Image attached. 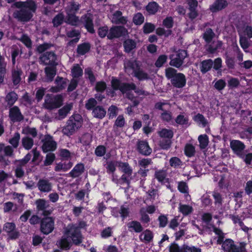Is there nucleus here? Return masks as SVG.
<instances>
[{
  "instance_id": "f257e3e1",
  "label": "nucleus",
  "mask_w": 252,
  "mask_h": 252,
  "mask_svg": "<svg viewBox=\"0 0 252 252\" xmlns=\"http://www.w3.org/2000/svg\"><path fill=\"white\" fill-rule=\"evenodd\" d=\"M13 6L18 8L13 13V18L18 21L23 23L30 21L37 8L36 4L33 0L15 2L12 6Z\"/></svg>"
},
{
  "instance_id": "f03ea898",
  "label": "nucleus",
  "mask_w": 252,
  "mask_h": 252,
  "mask_svg": "<svg viewBox=\"0 0 252 252\" xmlns=\"http://www.w3.org/2000/svg\"><path fill=\"white\" fill-rule=\"evenodd\" d=\"M53 44L49 43H44L40 44L36 48V51L39 53H42L39 57V62L40 64L46 66L58 65L57 56L55 52L45 51L50 49Z\"/></svg>"
},
{
  "instance_id": "7ed1b4c3",
  "label": "nucleus",
  "mask_w": 252,
  "mask_h": 252,
  "mask_svg": "<svg viewBox=\"0 0 252 252\" xmlns=\"http://www.w3.org/2000/svg\"><path fill=\"white\" fill-rule=\"evenodd\" d=\"M165 76L170 80L172 85L177 88H182L186 84L185 75L182 73H178L177 70L172 67L165 69Z\"/></svg>"
},
{
  "instance_id": "20e7f679",
  "label": "nucleus",
  "mask_w": 252,
  "mask_h": 252,
  "mask_svg": "<svg viewBox=\"0 0 252 252\" xmlns=\"http://www.w3.org/2000/svg\"><path fill=\"white\" fill-rule=\"evenodd\" d=\"M82 119L79 114H75L69 118L66 126L62 129L63 133L66 135H72L82 126Z\"/></svg>"
},
{
  "instance_id": "39448f33",
  "label": "nucleus",
  "mask_w": 252,
  "mask_h": 252,
  "mask_svg": "<svg viewBox=\"0 0 252 252\" xmlns=\"http://www.w3.org/2000/svg\"><path fill=\"white\" fill-rule=\"evenodd\" d=\"M85 226V223L80 222L79 226L68 225L65 228V234L70 237L74 244L78 245L82 242V235L80 228Z\"/></svg>"
},
{
  "instance_id": "423d86ee",
  "label": "nucleus",
  "mask_w": 252,
  "mask_h": 252,
  "mask_svg": "<svg viewBox=\"0 0 252 252\" xmlns=\"http://www.w3.org/2000/svg\"><path fill=\"white\" fill-rule=\"evenodd\" d=\"M112 88L114 90H120L123 94L135 89V84L122 82L120 80L112 77L111 81Z\"/></svg>"
},
{
  "instance_id": "0eeeda50",
  "label": "nucleus",
  "mask_w": 252,
  "mask_h": 252,
  "mask_svg": "<svg viewBox=\"0 0 252 252\" xmlns=\"http://www.w3.org/2000/svg\"><path fill=\"white\" fill-rule=\"evenodd\" d=\"M63 98L61 94L53 96H46L44 103V107L48 110H53L59 108L63 105Z\"/></svg>"
},
{
  "instance_id": "6e6552de",
  "label": "nucleus",
  "mask_w": 252,
  "mask_h": 252,
  "mask_svg": "<svg viewBox=\"0 0 252 252\" xmlns=\"http://www.w3.org/2000/svg\"><path fill=\"white\" fill-rule=\"evenodd\" d=\"M240 36V43L242 48L246 49L249 47L251 44L249 38L252 37V27L247 26L242 31H239Z\"/></svg>"
},
{
  "instance_id": "1a4fd4ad",
  "label": "nucleus",
  "mask_w": 252,
  "mask_h": 252,
  "mask_svg": "<svg viewBox=\"0 0 252 252\" xmlns=\"http://www.w3.org/2000/svg\"><path fill=\"white\" fill-rule=\"evenodd\" d=\"M188 56L187 51L185 50H179L175 55H171L169 58L171 60L170 65L176 68H179L184 63V59Z\"/></svg>"
},
{
  "instance_id": "9d476101",
  "label": "nucleus",
  "mask_w": 252,
  "mask_h": 252,
  "mask_svg": "<svg viewBox=\"0 0 252 252\" xmlns=\"http://www.w3.org/2000/svg\"><path fill=\"white\" fill-rule=\"evenodd\" d=\"M54 219L52 217H46L41 220L40 230L43 234L51 233L54 230Z\"/></svg>"
},
{
  "instance_id": "9b49d317",
  "label": "nucleus",
  "mask_w": 252,
  "mask_h": 252,
  "mask_svg": "<svg viewBox=\"0 0 252 252\" xmlns=\"http://www.w3.org/2000/svg\"><path fill=\"white\" fill-rule=\"evenodd\" d=\"M127 30L123 26H114L111 28L107 35L109 39L119 38L127 34Z\"/></svg>"
},
{
  "instance_id": "f8f14e48",
  "label": "nucleus",
  "mask_w": 252,
  "mask_h": 252,
  "mask_svg": "<svg viewBox=\"0 0 252 252\" xmlns=\"http://www.w3.org/2000/svg\"><path fill=\"white\" fill-rule=\"evenodd\" d=\"M42 142L43 143L42 149L44 153L53 151L56 149L57 143L53 140V137L49 135H45L44 138L42 140Z\"/></svg>"
},
{
  "instance_id": "ddd939ff",
  "label": "nucleus",
  "mask_w": 252,
  "mask_h": 252,
  "mask_svg": "<svg viewBox=\"0 0 252 252\" xmlns=\"http://www.w3.org/2000/svg\"><path fill=\"white\" fill-rule=\"evenodd\" d=\"M35 204L37 211H41L42 215L47 216L51 214L52 210L48 209L50 207L48 201L43 199H39L35 201Z\"/></svg>"
},
{
  "instance_id": "4468645a",
  "label": "nucleus",
  "mask_w": 252,
  "mask_h": 252,
  "mask_svg": "<svg viewBox=\"0 0 252 252\" xmlns=\"http://www.w3.org/2000/svg\"><path fill=\"white\" fill-rule=\"evenodd\" d=\"M230 147L237 156L241 158H244V150L245 148V146L244 143L239 140H232L230 142Z\"/></svg>"
},
{
  "instance_id": "2eb2a0df",
  "label": "nucleus",
  "mask_w": 252,
  "mask_h": 252,
  "mask_svg": "<svg viewBox=\"0 0 252 252\" xmlns=\"http://www.w3.org/2000/svg\"><path fill=\"white\" fill-rule=\"evenodd\" d=\"M82 22L87 31L91 33H94L95 30L94 28L93 15L91 13H87L81 17Z\"/></svg>"
},
{
  "instance_id": "dca6fc26",
  "label": "nucleus",
  "mask_w": 252,
  "mask_h": 252,
  "mask_svg": "<svg viewBox=\"0 0 252 252\" xmlns=\"http://www.w3.org/2000/svg\"><path fill=\"white\" fill-rule=\"evenodd\" d=\"M9 117L13 123L21 122L24 118L18 107L16 106L9 109Z\"/></svg>"
},
{
  "instance_id": "f3484780",
  "label": "nucleus",
  "mask_w": 252,
  "mask_h": 252,
  "mask_svg": "<svg viewBox=\"0 0 252 252\" xmlns=\"http://www.w3.org/2000/svg\"><path fill=\"white\" fill-rule=\"evenodd\" d=\"M56 86L52 87L50 89V91L52 93H57L60 92L65 88L66 82L65 79L62 77L57 76L55 80Z\"/></svg>"
},
{
  "instance_id": "a211bd4d",
  "label": "nucleus",
  "mask_w": 252,
  "mask_h": 252,
  "mask_svg": "<svg viewBox=\"0 0 252 252\" xmlns=\"http://www.w3.org/2000/svg\"><path fill=\"white\" fill-rule=\"evenodd\" d=\"M57 66H48L44 68L46 82H50L53 80L57 73Z\"/></svg>"
},
{
  "instance_id": "6ab92c4d",
  "label": "nucleus",
  "mask_w": 252,
  "mask_h": 252,
  "mask_svg": "<svg viewBox=\"0 0 252 252\" xmlns=\"http://www.w3.org/2000/svg\"><path fill=\"white\" fill-rule=\"evenodd\" d=\"M111 21L115 24H126L127 19L126 17L122 16V12L120 11H115L112 15Z\"/></svg>"
},
{
  "instance_id": "aec40b11",
  "label": "nucleus",
  "mask_w": 252,
  "mask_h": 252,
  "mask_svg": "<svg viewBox=\"0 0 252 252\" xmlns=\"http://www.w3.org/2000/svg\"><path fill=\"white\" fill-rule=\"evenodd\" d=\"M222 249L226 252H238L239 249L231 239H226L222 244Z\"/></svg>"
},
{
  "instance_id": "412c9836",
  "label": "nucleus",
  "mask_w": 252,
  "mask_h": 252,
  "mask_svg": "<svg viewBox=\"0 0 252 252\" xmlns=\"http://www.w3.org/2000/svg\"><path fill=\"white\" fill-rule=\"evenodd\" d=\"M137 149L140 154L145 156H148L152 153V149L150 148L148 143L144 141L138 143Z\"/></svg>"
},
{
  "instance_id": "4be33fe9",
  "label": "nucleus",
  "mask_w": 252,
  "mask_h": 252,
  "mask_svg": "<svg viewBox=\"0 0 252 252\" xmlns=\"http://www.w3.org/2000/svg\"><path fill=\"white\" fill-rule=\"evenodd\" d=\"M37 187L41 192H49L52 190V183L48 180L40 179L37 183Z\"/></svg>"
},
{
  "instance_id": "5701e85b",
  "label": "nucleus",
  "mask_w": 252,
  "mask_h": 252,
  "mask_svg": "<svg viewBox=\"0 0 252 252\" xmlns=\"http://www.w3.org/2000/svg\"><path fill=\"white\" fill-rule=\"evenodd\" d=\"M124 67L126 70L132 69L134 73L140 67V63L135 60H127L125 62Z\"/></svg>"
},
{
  "instance_id": "b1692460",
  "label": "nucleus",
  "mask_w": 252,
  "mask_h": 252,
  "mask_svg": "<svg viewBox=\"0 0 252 252\" xmlns=\"http://www.w3.org/2000/svg\"><path fill=\"white\" fill-rule=\"evenodd\" d=\"M85 168L83 163H78L69 172V175L72 178H76L80 176L84 172Z\"/></svg>"
},
{
  "instance_id": "393cba45",
  "label": "nucleus",
  "mask_w": 252,
  "mask_h": 252,
  "mask_svg": "<svg viewBox=\"0 0 252 252\" xmlns=\"http://www.w3.org/2000/svg\"><path fill=\"white\" fill-rule=\"evenodd\" d=\"M227 5V2L226 0H216L210 9L212 12H216L224 8Z\"/></svg>"
},
{
  "instance_id": "a878e982",
  "label": "nucleus",
  "mask_w": 252,
  "mask_h": 252,
  "mask_svg": "<svg viewBox=\"0 0 252 252\" xmlns=\"http://www.w3.org/2000/svg\"><path fill=\"white\" fill-rule=\"evenodd\" d=\"M125 51L129 53L132 52L136 47V42L131 39H126L123 43Z\"/></svg>"
},
{
  "instance_id": "bb28decb",
  "label": "nucleus",
  "mask_w": 252,
  "mask_h": 252,
  "mask_svg": "<svg viewBox=\"0 0 252 252\" xmlns=\"http://www.w3.org/2000/svg\"><path fill=\"white\" fill-rule=\"evenodd\" d=\"M222 45L221 41L219 40L213 41L208 45L207 51L211 54H214L217 50L220 49Z\"/></svg>"
},
{
  "instance_id": "cd10ccee",
  "label": "nucleus",
  "mask_w": 252,
  "mask_h": 252,
  "mask_svg": "<svg viewBox=\"0 0 252 252\" xmlns=\"http://www.w3.org/2000/svg\"><path fill=\"white\" fill-rule=\"evenodd\" d=\"M22 74V70L18 68L12 70V82L14 85H17L20 82L21 80V76Z\"/></svg>"
},
{
  "instance_id": "c85d7f7f",
  "label": "nucleus",
  "mask_w": 252,
  "mask_h": 252,
  "mask_svg": "<svg viewBox=\"0 0 252 252\" xmlns=\"http://www.w3.org/2000/svg\"><path fill=\"white\" fill-rule=\"evenodd\" d=\"M106 111L101 106H96L93 111V114L94 117L102 119L106 115Z\"/></svg>"
},
{
  "instance_id": "c756f323",
  "label": "nucleus",
  "mask_w": 252,
  "mask_h": 252,
  "mask_svg": "<svg viewBox=\"0 0 252 252\" xmlns=\"http://www.w3.org/2000/svg\"><path fill=\"white\" fill-rule=\"evenodd\" d=\"M80 5L74 1L69 2L66 8V13L76 14L80 9Z\"/></svg>"
},
{
  "instance_id": "7c9ffc66",
  "label": "nucleus",
  "mask_w": 252,
  "mask_h": 252,
  "mask_svg": "<svg viewBox=\"0 0 252 252\" xmlns=\"http://www.w3.org/2000/svg\"><path fill=\"white\" fill-rule=\"evenodd\" d=\"M67 15L65 22L72 26H77L79 21L78 17L75 15V14L66 13Z\"/></svg>"
},
{
  "instance_id": "2f4dec72",
  "label": "nucleus",
  "mask_w": 252,
  "mask_h": 252,
  "mask_svg": "<svg viewBox=\"0 0 252 252\" xmlns=\"http://www.w3.org/2000/svg\"><path fill=\"white\" fill-rule=\"evenodd\" d=\"M215 36V33L213 30L210 28H208L203 33V38L207 43L209 44Z\"/></svg>"
},
{
  "instance_id": "473e14b6",
  "label": "nucleus",
  "mask_w": 252,
  "mask_h": 252,
  "mask_svg": "<svg viewBox=\"0 0 252 252\" xmlns=\"http://www.w3.org/2000/svg\"><path fill=\"white\" fill-rule=\"evenodd\" d=\"M90 47V44L88 43L79 44L77 48V53L80 55H83L89 51Z\"/></svg>"
},
{
  "instance_id": "72a5a7b5",
  "label": "nucleus",
  "mask_w": 252,
  "mask_h": 252,
  "mask_svg": "<svg viewBox=\"0 0 252 252\" xmlns=\"http://www.w3.org/2000/svg\"><path fill=\"white\" fill-rule=\"evenodd\" d=\"M22 145L25 149L29 150L33 145V140L29 136H26L22 139Z\"/></svg>"
},
{
  "instance_id": "f704fd0d",
  "label": "nucleus",
  "mask_w": 252,
  "mask_h": 252,
  "mask_svg": "<svg viewBox=\"0 0 252 252\" xmlns=\"http://www.w3.org/2000/svg\"><path fill=\"white\" fill-rule=\"evenodd\" d=\"M213 64V62L211 59L203 61L201 63V71L203 73L207 72L212 68Z\"/></svg>"
},
{
  "instance_id": "c9c22d12",
  "label": "nucleus",
  "mask_w": 252,
  "mask_h": 252,
  "mask_svg": "<svg viewBox=\"0 0 252 252\" xmlns=\"http://www.w3.org/2000/svg\"><path fill=\"white\" fill-rule=\"evenodd\" d=\"M64 19V16L62 13H60L55 16L52 20V23L54 27H58L61 25Z\"/></svg>"
},
{
  "instance_id": "e433bc0d",
  "label": "nucleus",
  "mask_w": 252,
  "mask_h": 252,
  "mask_svg": "<svg viewBox=\"0 0 252 252\" xmlns=\"http://www.w3.org/2000/svg\"><path fill=\"white\" fill-rule=\"evenodd\" d=\"M159 135L164 139H171L173 136V132L170 129L163 128L158 132Z\"/></svg>"
},
{
  "instance_id": "4c0bfd02",
  "label": "nucleus",
  "mask_w": 252,
  "mask_h": 252,
  "mask_svg": "<svg viewBox=\"0 0 252 252\" xmlns=\"http://www.w3.org/2000/svg\"><path fill=\"white\" fill-rule=\"evenodd\" d=\"M146 9L149 14H155L158 10V5L156 2H151L146 6Z\"/></svg>"
},
{
  "instance_id": "58836bf2",
  "label": "nucleus",
  "mask_w": 252,
  "mask_h": 252,
  "mask_svg": "<svg viewBox=\"0 0 252 252\" xmlns=\"http://www.w3.org/2000/svg\"><path fill=\"white\" fill-rule=\"evenodd\" d=\"M185 247L186 244L180 247L175 243H172L169 248V252H187Z\"/></svg>"
},
{
  "instance_id": "ea45409f",
  "label": "nucleus",
  "mask_w": 252,
  "mask_h": 252,
  "mask_svg": "<svg viewBox=\"0 0 252 252\" xmlns=\"http://www.w3.org/2000/svg\"><path fill=\"white\" fill-rule=\"evenodd\" d=\"M17 94L14 92H11L5 97L6 101L10 106H12L17 99Z\"/></svg>"
},
{
  "instance_id": "a19ab883",
  "label": "nucleus",
  "mask_w": 252,
  "mask_h": 252,
  "mask_svg": "<svg viewBox=\"0 0 252 252\" xmlns=\"http://www.w3.org/2000/svg\"><path fill=\"white\" fill-rule=\"evenodd\" d=\"M134 76L139 80H148L150 78L148 74L141 69L140 67L134 73Z\"/></svg>"
},
{
  "instance_id": "79ce46f5",
  "label": "nucleus",
  "mask_w": 252,
  "mask_h": 252,
  "mask_svg": "<svg viewBox=\"0 0 252 252\" xmlns=\"http://www.w3.org/2000/svg\"><path fill=\"white\" fill-rule=\"evenodd\" d=\"M72 108V104H67L59 110V115L61 118H65Z\"/></svg>"
},
{
  "instance_id": "37998d69",
  "label": "nucleus",
  "mask_w": 252,
  "mask_h": 252,
  "mask_svg": "<svg viewBox=\"0 0 252 252\" xmlns=\"http://www.w3.org/2000/svg\"><path fill=\"white\" fill-rule=\"evenodd\" d=\"M153 238L152 232L149 230H146L141 234L140 238L141 240H144L146 242H150Z\"/></svg>"
},
{
  "instance_id": "c03bdc74",
  "label": "nucleus",
  "mask_w": 252,
  "mask_h": 252,
  "mask_svg": "<svg viewBox=\"0 0 252 252\" xmlns=\"http://www.w3.org/2000/svg\"><path fill=\"white\" fill-rule=\"evenodd\" d=\"M22 133L26 135H31L34 138L37 135V131L35 128L27 126L24 127L22 130Z\"/></svg>"
},
{
  "instance_id": "a18cd8bd",
  "label": "nucleus",
  "mask_w": 252,
  "mask_h": 252,
  "mask_svg": "<svg viewBox=\"0 0 252 252\" xmlns=\"http://www.w3.org/2000/svg\"><path fill=\"white\" fill-rule=\"evenodd\" d=\"M128 228H132L136 232H140L143 228L140 223L137 221H132L127 224Z\"/></svg>"
},
{
  "instance_id": "49530a36",
  "label": "nucleus",
  "mask_w": 252,
  "mask_h": 252,
  "mask_svg": "<svg viewBox=\"0 0 252 252\" xmlns=\"http://www.w3.org/2000/svg\"><path fill=\"white\" fill-rule=\"evenodd\" d=\"M71 73L73 78H78L83 75V70L79 64H77L72 68Z\"/></svg>"
},
{
  "instance_id": "de8ad7c7",
  "label": "nucleus",
  "mask_w": 252,
  "mask_h": 252,
  "mask_svg": "<svg viewBox=\"0 0 252 252\" xmlns=\"http://www.w3.org/2000/svg\"><path fill=\"white\" fill-rule=\"evenodd\" d=\"M85 75L86 78L89 79L91 84H93L95 81V77L93 72L92 69L88 67L85 69Z\"/></svg>"
},
{
  "instance_id": "09e8293b",
  "label": "nucleus",
  "mask_w": 252,
  "mask_h": 252,
  "mask_svg": "<svg viewBox=\"0 0 252 252\" xmlns=\"http://www.w3.org/2000/svg\"><path fill=\"white\" fill-rule=\"evenodd\" d=\"M97 104L96 100L94 98H91L87 101L85 104V108L88 110H93Z\"/></svg>"
},
{
  "instance_id": "8fccbe9b",
  "label": "nucleus",
  "mask_w": 252,
  "mask_h": 252,
  "mask_svg": "<svg viewBox=\"0 0 252 252\" xmlns=\"http://www.w3.org/2000/svg\"><path fill=\"white\" fill-rule=\"evenodd\" d=\"M58 243L62 249L68 250L70 247V243L65 237H63Z\"/></svg>"
},
{
  "instance_id": "3c124183",
  "label": "nucleus",
  "mask_w": 252,
  "mask_h": 252,
  "mask_svg": "<svg viewBox=\"0 0 252 252\" xmlns=\"http://www.w3.org/2000/svg\"><path fill=\"white\" fill-rule=\"evenodd\" d=\"M200 143V148L201 149H205L208 144V138L207 135H201L198 137Z\"/></svg>"
},
{
  "instance_id": "603ef678",
  "label": "nucleus",
  "mask_w": 252,
  "mask_h": 252,
  "mask_svg": "<svg viewBox=\"0 0 252 252\" xmlns=\"http://www.w3.org/2000/svg\"><path fill=\"white\" fill-rule=\"evenodd\" d=\"M193 209L192 207L187 205L180 204L179 211L184 215H188L191 213Z\"/></svg>"
},
{
  "instance_id": "864d4df0",
  "label": "nucleus",
  "mask_w": 252,
  "mask_h": 252,
  "mask_svg": "<svg viewBox=\"0 0 252 252\" xmlns=\"http://www.w3.org/2000/svg\"><path fill=\"white\" fill-rule=\"evenodd\" d=\"M171 140L169 139H162L159 141L160 147L164 150H167L171 147Z\"/></svg>"
},
{
  "instance_id": "5fc2aeb1",
  "label": "nucleus",
  "mask_w": 252,
  "mask_h": 252,
  "mask_svg": "<svg viewBox=\"0 0 252 252\" xmlns=\"http://www.w3.org/2000/svg\"><path fill=\"white\" fill-rule=\"evenodd\" d=\"M144 21V17L141 13H137L133 17V22L136 25H140Z\"/></svg>"
},
{
  "instance_id": "6e6d98bb",
  "label": "nucleus",
  "mask_w": 252,
  "mask_h": 252,
  "mask_svg": "<svg viewBox=\"0 0 252 252\" xmlns=\"http://www.w3.org/2000/svg\"><path fill=\"white\" fill-rule=\"evenodd\" d=\"M155 26L151 23H146L143 27V32L145 34H148L153 32L155 30Z\"/></svg>"
},
{
  "instance_id": "4d7b16f0",
  "label": "nucleus",
  "mask_w": 252,
  "mask_h": 252,
  "mask_svg": "<svg viewBox=\"0 0 252 252\" xmlns=\"http://www.w3.org/2000/svg\"><path fill=\"white\" fill-rule=\"evenodd\" d=\"M20 135L18 132L15 133L13 137L9 140V142L12 145L13 148H16L18 146Z\"/></svg>"
},
{
  "instance_id": "13d9d810",
  "label": "nucleus",
  "mask_w": 252,
  "mask_h": 252,
  "mask_svg": "<svg viewBox=\"0 0 252 252\" xmlns=\"http://www.w3.org/2000/svg\"><path fill=\"white\" fill-rule=\"evenodd\" d=\"M185 154L189 157L194 156L195 153L194 146L191 144H187L185 148Z\"/></svg>"
},
{
  "instance_id": "bf43d9fd",
  "label": "nucleus",
  "mask_w": 252,
  "mask_h": 252,
  "mask_svg": "<svg viewBox=\"0 0 252 252\" xmlns=\"http://www.w3.org/2000/svg\"><path fill=\"white\" fill-rule=\"evenodd\" d=\"M19 40L22 41L27 48H32V41L28 35L25 34L23 35Z\"/></svg>"
},
{
  "instance_id": "052dcab7",
  "label": "nucleus",
  "mask_w": 252,
  "mask_h": 252,
  "mask_svg": "<svg viewBox=\"0 0 252 252\" xmlns=\"http://www.w3.org/2000/svg\"><path fill=\"white\" fill-rule=\"evenodd\" d=\"M107 86L105 82L104 81H99L96 83L95 86V90L97 92L102 93L106 89Z\"/></svg>"
},
{
  "instance_id": "680f3d73",
  "label": "nucleus",
  "mask_w": 252,
  "mask_h": 252,
  "mask_svg": "<svg viewBox=\"0 0 252 252\" xmlns=\"http://www.w3.org/2000/svg\"><path fill=\"white\" fill-rule=\"evenodd\" d=\"M55 159V154L49 153L47 154L45 160L44 161V164L45 166L51 165Z\"/></svg>"
},
{
  "instance_id": "e2e57ef3",
  "label": "nucleus",
  "mask_w": 252,
  "mask_h": 252,
  "mask_svg": "<svg viewBox=\"0 0 252 252\" xmlns=\"http://www.w3.org/2000/svg\"><path fill=\"white\" fill-rule=\"evenodd\" d=\"M109 30L107 26H103L98 28V34L101 38H104L106 35L107 36L109 33Z\"/></svg>"
},
{
  "instance_id": "0e129e2a",
  "label": "nucleus",
  "mask_w": 252,
  "mask_h": 252,
  "mask_svg": "<svg viewBox=\"0 0 252 252\" xmlns=\"http://www.w3.org/2000/svg\"><path fill=\"white\" fill-rule=\"evenodd\" d=\"M167 59V56L165 55H160L155 63V65L158 67H160L165 63Z\"/></svg>"
},
{
  "instance_id": "69168bd1",
  "label": "nucleus",
  "mask_w": 252,
  "mask_h": 252,
  "mask_svg": "<svg viewBox=\"0 0 252 252\" xmlns=\"http://www.w3.org/2000/svg\"><path fill=\"white\" fill-rule=\"evenodd\" d=\"M189 119L183 115H178L175 119V122L181 125H186L188 123Z\"/></svg>"
},
{
  "instance_id": "338daca9",
  "label": "nucleus",
  "mask_w": 252,
  "mask_h": 252,
  "mask_svg": "<svg viewBox=\"0 0 252 252\" xmlns=\"http://www.w3.org/2000/svg\"><path fill=\"white\" fill-rule=\"evenodd\" d=\"M194 120L197 123L201 124L203 126H205L207 124V121L205 117L201 114H198L195 116Z\"/></svg>"
},
{
  "instance_id": "774afa93",
  "label": "nucleus",
  "mask_w": 252,
  "mask_h": 252,
  "mask_svg": "<svg viewBox=\"0 0 252 252\" xmlns=\"http://www.w3.org/2000/svg\"><path fill=\"white\" fill-rule=\"evenodd\" d=\"M15 228L16 225L15 223L13 222H6L5 223L3 227V230L7 233L14 230Z\"/></svg>"
}]
</instances>
